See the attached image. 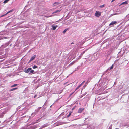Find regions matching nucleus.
Wrapping results in <instances>:
<instances>
[{
    "label": "nucleus",
    "instance_id": "1",
    "mask_svg": "<svg viewBox=\"0 0 129 129\" xmlns=\"http://www.w3.org/2000/svg\"><path fill=\"white\" fill-rule=\"evenodd\" d=\"M95 15L96 16L99 17L100 16L101 13L100 12H99L96 11V12L95 13Z\"/></svg>",
    "mask_w": 129,
    "mask_h": 129
},
{
    "label": "nucleus",
    "instance_id": "2",
    "mask_svg": "<svg viewBox=\"0 0 129 129\" xmlns=\"http://www.w3.org/2000/svg\"><path fill=\"white\" fill-rule=\"evenodd\" d=\"M31 69L32 68H29L26 69H25L24 70V72L26 73H28L30 71Z\"/></svg>",
    "mask_w": 129,
    "mask_h": 129
},
{
    "label": "nucleus",
    "instance_id": "3",
    "mask_svg": "<svg viewBox=\"0 0 129 129\" xmlns=\"http://www.w3.org/2000/svg\"><path fill=\"white\" fill-rule=\"evenodd\" d=\"M117 22L116 21H112L109 25V26H112L114 24H116Z\"/></svg>",
    "mask_w": 129,
    "mask_h": 129
},
{
    "label": "nucleus",
    "instance_id": "4",
    "mask_svg": "<svg viewBox=\"0 0 129 129\" xmlns=\"http://www.w3.org/2000/svg\"><path fill=\"white\" fill-rule=\"evenodd\" d=\"M84 108H80L78 110V112L79 113H81L84 110Z\"/></svg>",
    "mask_w": 129,
    "mask_h": 129
},
{
    "label": "nucleus",
    "instance_id": "5",
    "mask_svg": "<svg viewBox=\"0 0 129 129\" xmlns=\"http://www.w3.org/2000/svg\"><path fill=\"white\" fill-rule=\"evenodd\" d=\"M36 57V55H34L33 56H32L30 59V62L33 60Z\"/></svg>",
    "mask_w": 129,
    "mask_h": 129
},
{
    "label": "nucleus",
    "instance_id": "6",
    "mask_svg": "<svg viewBox=\"0 0 129 129\" xmlns=\"http://www.w3.org/2000/svg\"><path fill=\"white\" fill-rule=\"evenodd\" d=\"M13 11V10H10V11H8V12L6 14H5L3 15L2 16H1V17H3V16H5V15H6L7 14H8V13L11 12H12V11Z\"/></svg>",
    "mask_w": 129,
    "mask_h": 129
},
{
    "label": "nucleus",
    "instance_id": "7",
    "mask_svg": "<svg viewBox=\"0 0 129 129\" xmlns=\"http://www.w3.org/2000/svg\"><path fill=\"white\" fill-rule=\"evenodd\" d=\"M59 4V3L57 2H55L53 4V6H55L56 5H58Z\"/></svg>",
    "mask_w": 129,
    "mask_h": 129
},
{
    "label": "nucleus",
    "instance_id": "8",
    "mask_svg": "<svg viewBox=\"0 0 129 129\" xmlns=\"http://www.w3.org/2000/svg\"><path fill=\"white\" fill-rule=\"evenodd\" d=\"M51 26L52 27V30H54L56 29V28L55 26L52 25Z\"/></svg>",
    "mask_w": 129,
    "mask_h": 129
},
{
    "label": "nucleus",
    "instance_id": "9",
    "mask_svg": "<svg viewBox=\"0 0 129 129\" xmlns=\"http://www.w3.org/2000/svg\"><path fill=\"white\" fill-rule=\"evenodd\" d=\"M93 57H89L88 58H87V60L88 61H90L91 60V58L92 59Z\"/></svg>",
    "mask_w": 129,
    "mask_h": 129
},
{
    "label": "nucleus",
    "instance_id": "10",
    "mask_svg": "<svg viewBox=\"0 0 129 129\" xmlns=\"http://www.w3.org/2000/svg\"><path fill=\"white\" fill-rule=\"evenodd\" d=\"M60 11H61L60 10H56V11H55L54 12H53V13H57V12H60Z\"/></svg>",
    "mask_w": 129,
    "mask_h": 129
},
{
    "label": "nucleus",
    "instance_id": "11",
    "mask_svg": "<svg viewBox=\"0 0 129 129\" xmlns=\"http://www.w3.org/2000/svg\"><path fill=\"white\" fill-rule=\"evenodd\" d=\"M8 44L7 43H6L5 44V45H2V47H6V46H8Z\"/></svg>",
    "mask_w": 129,
    "mask_h": 129
},
{
    "label": "nucleus",
    "instance_id": "12",
    "mask_svg": "<svg viewBox=\"0 0 129 129\" xmlns=\"http://www.w3.org/2000/svg\"><path fill=\"white\" fill-rule=\"evenodd\" d=\"M72 113V112H70L69 113V114L67 116V117H70V116L71 115V114Z\"/></svg>",
    "mask_w": 129,
    "mask_h": 129
},
{
    "label": "nucleus",
    "instance_id": "13",
    "mask_svg": "<svg viewBox=\"0 0 129 129\" xmlns=\"http://www.w3.org/2000/svg\"><path fill=\"white\" fill-rule=\"evenodd\" d=\"M127 4V1H125V2H124L122 3L121 4V5L122 4Z\"/></svg>",
    "mask_w": 129,
    "mask_h": 129
},
{
    "label": "nucleus",
    "instance_id": "14",
    "mask_svg": "<svg viewBox=\"0 0 129 129\" xmlns=\"http://www.w3.org/2000/svg\"><path fill=\"white\" fill-rule=\"evenodd\" d=\"M17 88H13L12 89H11L10 90V91H13L14 90H15L17 89Z\"/></svg>",
    "mask_w": 129,
    "mask_h": 129
},
{
    "label": "nucleus",
    "instance_id": "15",
    "mask_svg": "<svg viewBox=\"0 0 129 129\" xmlns=\"http://www.w3.org/2000/svg\"><path fill=\"white\" fill-rule=\"evenodd\" d=\"M68 30V29L67 28L65 29L63 31V34H64Z\"/></svg>",
    "mask_w": 129,
    "mask_h": 129
},
{
    "label": "nucleus",
    "instance_id": "16",
    "mask_svg": "<svg viewBox=\"0 0 129 129\" xmlns=\"http://www.w3.org/2000/svg\"><path fill=\"white\" fill-rule=\"evenodd\" d=\"M9 1V0H5L3 3H7Z\"/></svg>",
    "mask_w": 129,
    "mask_h": 129
},
{
    "label": "nucleus",
    "instance_id": "17",
    "mask_svg": "<svg viewBox=\"0 0 129 129\" xmlns=\"http://www.w3.org/2000/svg\"><path fill=\"white\" fill-rule=\"evenodd\" d=\"M34 72V71L33 70H31L30 71V74L33 73Z\"/></svg>",
    "mask_w": 129,
    "mask_h": 129
},
{
    "label": "nucleus",
    "instance_id": "18",
    "mask_svg": "<svg viewBox=\"0 0 129 129\" xmlns=\"http://www.w3.org/2000/svg\"><path fill=\"white\" fill-rule=\"evenodd\" d=\"M37 68V67L35 65H34L33 66V69H35V68Z\"/></svg>",
    "mask_w": 129,
    "mask_h": 129
},
{
    "label": "nucleus",
    "instance_id": "19",
    "mask_svg": "<svg viewBox=\"0 0 129 129\" xmlns=\"http://www.w3.org/2000/svg\"><path fill=\"white\" fill-rule=\"evenodd\" d=\"M85 81H84L79 85L81 86L85 82Z\"/></svg>",
    "mask_w": 129,
    "mask_h": 129
},
{
    "label": "nucleus",
    "instance_id": "20",
    "mask_svg": "<svg viewBox=\"0 0 129 129\" xmlns=\"http://www.w3.org/2000/svg\"><path fill=\"white\" fill-rule=\"evenodd\" d=\"M113 64L111 66V67L110 68V70H111L113 68Z\"/></svg>",
    "mask_w": 129,
    "mask_h": 129
},
{
    "label": "nucleus",
    "instance_id": "21",
    "mask_svg": "<svg viewBox=\"0 0 129 129\" xmlns=\"http://www.w3.org/2000/svg\"><path fill=\"white\" fill-rule=\"evenodd\" d=\"M17 85V84H14L11 86V87H13L16 86Z\"/></svg>",
    "mask_w": 129,
    "mask_h": 129
},
{
    "label": "nucleus",
    "instance_id": "22",
    "mask_svg": "<svg viewBox=\"0 0 129 129\" xmlns=\"http://www.w3.org/2000/svg\"><path fill=\"white\" fill-rule=\"evenodd\" d=\"M80 87V86L79 85L76 89L75 90H77L78 89L79 87Z\"/></svg>",
    "mask_w": 129,
    "mask_h": 129
},
{
    "label": "nucleus",
    "instance_id": "23",
    "mask_svg": "<svg viewBox=\"0 0 129 129\" xmlns=\"http://www.w3.org/2000/svg\"><path fill=\"white\" fill-rule=\"evenodd\" d=\"M75 61H74V62H72V63H71L69 65V66L70 65H72L74 63H75Z\"/></svg>",
    "mask_w": 129,
    "mask_h": 129
},
{
    "label": "nucleus",
    "instance_id": "24",
    "mask_svg": "<svg viewBox=\"0 0 129 129\" xmlns=\"http://www.w3.org/2000/svg\"><path fill=\"white\" fill-rule=\"evenodd\" d=\"M104 6H105L104 4H103V5H100V7L101 8H102V7H104Z\"/></svg>",
    "mask_w": 129,
    "mask_h": 129
},
{
    "label": "nucleus",
    "instance_id": "25",
    "mask_svg": "<svg viewBox=\"0 0 129 129\" xmlns=\"http://www.w3.org/2000/svg\"><path fill=\"white\" fill-rule=\"evenodd\" d=\"M41 108V107H39L37 109V110H38V111Z\"/></svg>",
    "mask_w": 129,
    "mask_h": 129
},
{
    "label": "nucleus",
    "instance_id": "26",
    "mask_svg": "<svg viewBox=\"0 0 129 129\" xmlns=\"http://www.w3.org/2000/svg\"><path fill=\"white\" fill-rule=\"evenodd\" d=\"M32 127L33 128V129H35V128H36V126H32Z\"/></svg>",
    "mask_w": 129,
    "mask_h": 129
},
{
    "label": "nucleus",
    "instance_id": "27",
    "mask_svg": "<svg viewBox=\"0 0 129 129\" xmlns=\"http://www.w3.org/2000/svg\"><path fill=\"white\" fill-rule=\"evenodd\" d=\"M78 70V69L76 68V69H75V70L74 71H77Z\"/></svg>",
    "mask_w": 129,
    "mask_h": 129
},
{
    "label": "nucleus",
    "instance_id": "28",
    "mask_svg": "<svg viewBox=\"0 0 129 129\" xmlns=\"http://www.w3.org/2000/svg\"><path fill=\"white\" fill-rule=\"evenodd\" d=\"M84 53H85V51L83 52V53L81 54V55H83V54Z\"/></svg>",
    "mask_w": 129,
    "mask_h": 129
},
{
    "label": "nucleus",
    "instance_id": "29",
    "mask_svg": "<svg viewBox=\"0 0 129 129\" xmlns=\"http://www.w3.org/2000/svg\"><path fill=\"white\" fill-rule=\"evenodd\" d=\"M74 92H73L70 95V96H71L73 93H74Z\"/></svg>",
    "mask_w": 129,
    "mask_h": 129
},
{
    "label": "nucleus",
    "instance_id": "30",
    "mask_svg": "<svg viewBox=\"0 0 129 129\" xmlns=\"http://www.w3.org/2000/svg\"><path fill=\"white\" fill-rule=\"evenodd\" d=\"M115 0H112V1H111V2H113Z\"/></svg>",
    "mask_w": 129,
    "mask_h": 129
},
{
    "label": "nucleus",
    "instance_id": "31",
    "mask_svg": "<svg viewBox=\"0 0 129 129\" xmlns=\"http://www.w3.org/2000/svg\"><path fill=\"white\" fill-rule=\"evenodd\" d=\"M54 26H55L56 27H56H58V26L57 25H54Z\"/></svg>",
    "mask_w": 129,
    "mask_h": 129
},
{
    "label": "nucleus",
    "instance_id": "32",
    "mask_svg": "<svg viewBox=\"0 0 129 129\" xmlns=\"http://www.w3.org/2000/svg\"><path fill=\"white\" fill-rule=\"evenodd\" d=\"M75 107H74L72 109V110H74V109H75Z\"/></svg>",
    "mask_w": 129,
    "mask_h": 129
},
{
    "label": "nucleus",
    "instance_id": "33",
    "mask_svg": "<svg viewBox=\"0 0 129 129\" xmlns=\"http://www.w3.org/2000/svg\"><path fill=\"white\" fill-rule=\"evenodd\" d=\"M37 96V95H35L34 96V98H35L36 96Z\"/></svg>",
    "mask_w": 129,
    "mask_h": 129
},
{
    "label": "nucleus",
    "instance_id": "34",
    "mask_svg": "<svg viewBox=\"0 0 129 129\" xmlns=\"http://www.w3.org/2000/svg\"><path fill=\"white\" fill-rule=\"evenodd\" d=\"M74 44V43H73V42H72V43H71V44Z\"/></svg>",
    "mask_w": 129,
    "mask_h": 129
},
{
    "label": "nucleus",
    "instance_id": "35",
    "mask_svg": "<svg viewBox=\"0 0 129 129\" xmlns=\"http://www.w3.org/2000/svg\"><path fill=\"white\" fill-rule=\"evenodd\" d=\"M79 66L78 67L77 69H78L79 68Z\"/></svg>",
    "mask_w": 129,
    "mask_h": 129
},
{
    "label": "nucleus",
    "instance_id": "36",
    "mask_svg": "<svg viewBox=\"0 0 129 129\" xmlns=\"http://www.w3.org/2000/svg\"><path fill=\"white\" fill-rule=\"evenodd\" d=\"M115 129H119L118 128H116Z\"/></svg>",
    "mask_w": 129,
    "mask_h": 129
},
{
    "label": "nucleus",
    "instance_id": "37",
    "mask_svg": "<svg viewBox=\"0 0 129 129\" xmlns=\"http://www.w3.org/2000/svg\"><path fill=\"white\" fill-rule=\"evenodd\" d=\"M86 119L85 118V121L86 120Z\"/></svg>",
    "mask_w": 129,
    "mask_h": 129
},
{
    "label": "nucleus",
    "instance_id": "38",
    "mask_svg": "<svg viewBox=\"0 0 129 129\" xmlns=\"http://www.w3.org/2000/svg\"><path fill=\"white\" fill-rule=\"evenodd\" d=\"M83 125V124H82V125Z\"/></svg>",
    "mask_w": 129,
    "mask_h": 129
},
{
    "label": "nucleus",
    "instance_id": "39",
    "mask_svg": "<svg viewBox=\"0 0 129 129\" xmlns=\"http://www.w3.org/2000/svg\"><path fill=\"white\" fill-rule=\"evenodd\" d=\"M75 71H74V72H74Z\"/></svg>",
    "mask_w": 129,
    "mask_h": 129
},
{
    "label": "nucleus",
    "instance_id": "40",
    "mask_svg": "<svg viewBox=\"0 0 129 129\" xmlns=\"http://www.w3.org/2000/svg\"><path fill=\"white\" fill-rule=\"evenodd\" d=\"M75 71H74V72H74Z\"/></svg>",
    "mask_w": 129,
    "mask_h": 129
},
{
    "label": "nucleus",
    "instance_id": "41",
    "mask_svg": "<svg viewBox=\"0 0 129 129\" xmlns=\"http://www.w3.org/2000/svg\"><path fill=\"white\" fill-rule=\"evenodd\" d=\"M110 129H111V128H110Z\"/></svg>",
    "mask_w": 129,
    "mask_h": 129
}]
</instances>
